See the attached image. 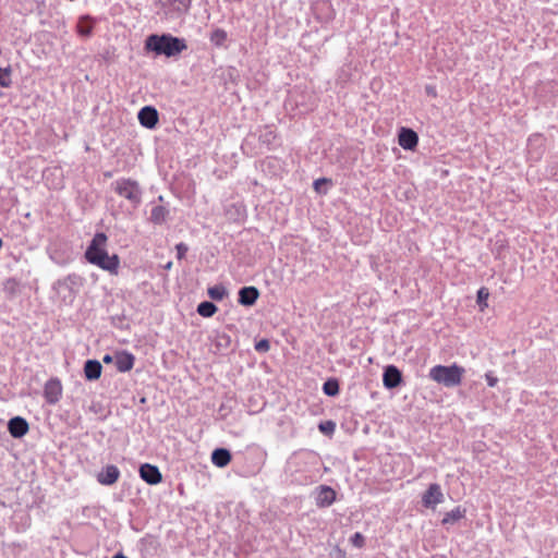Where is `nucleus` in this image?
Wrapping results in <instances>:
<instances>
[{
	"instance_id": "obj_1",
	"label": "nucleus",
	"mask_w": 558,
	"mask_h": 558,
	"mask_svg": "<svg viewBox=\"0 0 558 558\" xmlns=\"http://www.w3.org/2000/svg\"><path fill=\"white\" fill-rule=\"evenodd\" d=\"M145 49L155 52L157 56L171 58L186 50L187 45L185 39L172 36L171 34H153L146 38Z\"/></svg>"
},
{
	"instance_id": "obj_2",
	"label": "nucleus",
	"mask_w": 558,
	"mask_h": 558,
	"mask_svg": "<svg viewBox=\"0 0 558 558\" xmlns=\"http://www.w3.org/2000/svg\"><path fill=\"white\" fill-rule=\"evenodd\" d=\"M464 373L465 369L458 364L435 365L429 369L428 377L439 385L452 388L461 384Z\"/></svg>"
},
{
	"instance_id": "obj_3",
	"label": "nucleus",
	"mask_w": 558,
	"mask_h": 558,
	"mask_svg": "<svg viewBox=\"0 0 558 558\" xmlns=\"http://www.w3.org/2000/svg\"><path fill=\"white\" fill-rule=\"evenodd\" d=\"M111 189L124 198L132 209H136L141 205L143 190L137 181L130 178H120L111 183Z\"/></svg>"
},
{
	"instance_id": "obj_4",
	"label": "nucleus",
	"mask_w": 558,
	"mask_h": 558,
	"mask_svg": "<svg viewBox=\"0 0 558 558\" xmlns=\"http://www.w3.org/2000/svg\"><path fill=\"white\" fill-rule=\"evenodd\" d=\"M85 258L88 263L107 270L111 274H118L120 259L117 254H109L105 246H88L85 252Z\"/></svg>"
},
{
	"instance_id": "obj_5",
	"label": "nucleus",
	"mask_w": 558,
	"mask_h": 558,
	"mask_svg": "<svg viewBox=\"0 0 558 558\" xmlns=\"http://www.w3.org/2000/svg\"><path fill=\"white\" fill-rule=\"evenodd\" d=\"M289 102L293 104L299 110V113L303 114L314 109L316 106V97L310 92L301 90L300 86H295L290 92Z\"/></svg>"
},
{
	"instance_id": "obj_6",
	"label": "nucleus",
	"mask_w": 558,
	"mask_h": 558,
	"mask_svg": "<svg viewBox=\"0 0 558 558\" xmlns=\"http://www.w3.org/2000/svg\"><path fill=\"white\" fill-rule=\"evenodd\" d=\"M445 495L439 484H429L422 495V505L427 509H435L437 505L442 504Z\"/></svg>"
},
{
	"instance_id": "obj_7",
	"label": "nucleus",
	"mask_w": 558,
	"mask_h": 558,
	"mask_svg": "<svg viewBox=\"0 0 558 558\" xmlns=\"http://www.w3.org/2000/svg\"><path fill=\"white\" fill-rule=\"evenodd\" d=\"M156 3L166 14L174 12L180 15L187 12L192 0H156Z\"/></svg>"
},
{
	"instance_id": "obj_8",
	"label": "nucleus",
	"mask_w": 558,
	"mask_h": 558,
	"mask_svg": "<svg viewBox=\"0 0 558 558\" xmlns=\"http://www.w3.org/2000/svg\"><path fill=\"white\" fill-rule=\"evenodd\" d=\"M62 396V385L59 379H49L44 387V397L49 404H56Z\"/></svg>"
},
{
	"instance_id": "obj_9",
	"label": "nucleus",
	"mask_w": 558,
	"mask_h": 558,
	"mask_svg": "<svg viewBox=\"0 0 558 558\" xmlns=\"http://www.w3.org/2000/svg\"><path fill=\"white\" fill-rule=\"evenodd\" d=\"M399 145L405 150H414L418 144V135L409 128H401L398 135Z\"/></svg>"
},
{
	"instance_id": "obj_10",
	"label": "nucleus",
	"mask_w": 558,
	"mask_h": 558,
	"mask_svg": "<svg viewBox=\"0 0 558 558\" xmlns=\"http://www.w3.org/2000/svg\"><path fill=\"white\" fill-rule=\"evenodd\" d=\"M402 381V374L395 365H388L384 369L383 384L387 389L397 388Z\"/></svg>"
},
{
	"instance_id": "obj_11",
	"label": "nucleus",
	"mask_w": 558,
	"mask_h": 558,
	"mask_svg": "<svg viewBox=\"0 0 558 558\" xmlns=\"http://www.w3.org/2000/svg\"><path fill=\"white\" fill-rule=\"evenodd\" d=\"M137 118L141 125L147 129H154L159 119L157 109L151 106L143 107L137 114Z\"/></svg>"
},
{
	"instance_id": "obj_12",
	"label": "nucleus",
	"mask_w": 558,
	"mask_h": 558,
	"mask_svg": "<svg viewBox=\"0 0 558 558\" xmlns=\"http://www.w3.org/2000/svg\"><path fill=\"white\" fill-rule=\"evenodd\" d=\"M140 475L146 483L150 485H156L162 480L159 469L149 463H145L140 468Z\"/></svg>"
},
{
	"instance_id": "obj_13",
	"label": "nucleus",
	"mask_w": 558,
	"mask_h": 558,
	"mask_svg": "<svg viewBox=\"0 0 558 558\" xmlns=\"http://www.w3.org/2000/svg\"><path fill=\"white\" fill-rule=\"evenodd\" d=\"M8 429L12 437L20 438L27 434L29 426L25 418L16 416L9 421Z\"/></svg>"
},
{
	"instance_id": "obj_14",
	"label": "nucleus",
	"mask_w": 558,
	"mask_h": 558,
	"mask_svg": "<svg viewBox=\"0 0 558 558\" xmlns=\"http://www.w3.org/2000/svg\"><path fill=\"white\" fill-rule=\"evenodd\" d=\"M114 362L117 369L121 373H125L133 368L135 357L130 352L121 351L114 355Z\"/></svg>"
},
{
	"instance_id": "obj_15",
	"label": "nucleus",
	"mask_w": 558,
	"mask_h": 558,
	"mask_svg": "<svg viewBox=\"0 0 558 558\" xmlns=\"http://www.w3.org/2000/svg\"><path fill=\"white\" fill-rule=\"evenodd\" d=\"M336 499V492L329 486H320L316 494V504L319 507H328Z\"/></svg>"
},
{
	"instance_id": "obj_16",
	"label": "nucleus",
	"mask_w": 558,
	"mask_h": 558,
	"mask_svg": "<svg viewBox=\"0 0 558 558\" xmlns=\"http://www.w3.org/2000/svg\"><path fill=\"white\" fill-rule=\"evenodd\" d=\"M120 476V471L116 465H107L104 471H101L97 480L102 485H112L114 484Z\"/></svg>"
},
{
	"instance_id": "obj_17",
	"label": "nucleus",
	"mask_w": 558,
	"mask_h": 558,
	"mask_svg": "<svg viewBox=\"0 0 558 558\" xmlns=\"http://www.w3.org/2000/svg\"><path fill=\"white\" fill-rule=\"evenodd\" d=\"M226 216L232 221H243L246 216L245 207L242 203H232L226 206Z\"/></svg>"
},
{
	"instance_id": "obj_18",
	"label": "nucleus",
	"mask_w": 558,
	"mask_h": 558,
	"mask_svg": "<svg viewBox=\"0 0 558 558\" xmlns=\"http://www.w3.org/2000/svg\"><path fill=\"white\" fill-rule=\"evenodd\" d=\"M259 296V292L255 287H244L239 291V302L242 305H253Z\"/></svg>"
},
{
	"instance_id": "obj_19",
	"label": "nucleus",
	"mask_w": 558,
	"mask_h": 558,
	"mask_svg": "<svg viewBox=\"0 0 558 558\" xmlns=\"http://www.w3.org/2000/svg\"><path fill=\"white\" fill-rule=\"evenodd\" d=\"M466 510L461 506L453 508L452 510L445 513L441 524L445 526L453 525L465 517Z\"/></svg>"
},
{
	"instance_id": "obj_20",
	"label": "nucleus",
	"mask_w": 558,
	"mask_h": 558,
	"mask_svg": "<svg viewBox=\"0 0 558 558\" xmlns=\"http://www.w3.org/2000/svg\"><path fill=\"white\" fill-rule=\"evenodd\" d=\"M170 215L169 209L163 205H155L150 210L149 220L155 225H161L167 221Z\"/></svg>"
},
{
	"instance_id": "obj_21",
	"label": "nucleus",
	"mask_w": 558,
	"mask_h": 558,
	"mask_svg": "<svg viewBox=\"0 0 558 558\" xmlns=\"http://www.w3.org/2000/svg\"><path fill=\"white\" fill-rule=\"evenodd\" d=\"M231 461V453L225 448H218L211 453V462L218 468L227 466Z\"/></svg>"
},
{
	"instance_id": "obj_22",
	"label": "nucleus",
	"mask_w": 558,
	"mask_h": 558,
	"mask_svg": "<svg viewBox=\"0 0 558 558\" xmlns=\"http://www.w3.org/2000/svg\"><path fill=\"white\" fill-rule=\"evenodd\" d=\"M101 364L96 360H89L85 363L84 373L87 379L95 380L101 375Z\"/></svg>"
},
{
	"instance_id": "obj_23",
	"label": "nucleus",
	"mask_w": 558,
	"mask_h": 558,
	"mask_svg": "<svg viewBox=\"0 0 558 558\" xmlns=\"http://www.w3.org/2000/svg\"><path fill=\"white\" fill-rule=\"evenodd\" d=\"M2 290L8 298H13L20 290V282L14 278H9L3 282Z\"/></svg>"
},
{
	"instance_id": "obj_24",
	"label": "nucleus",
	"mask_w": 558,
	"mask_h": 558,
	"mask_svg": "<svg viewBox=\"0 0 558 558\" xmlns=\"http://www.w3.org/2000/svg\"><path fill=\"white\" fill-rule=\"evenodd\" d=\"M277 135L270 126H265L259 134V141L268 147L275 145Z\"/></svg>"
},
{
	"instance_id": "obj_25",
	"label": "nucleus",
	"mask_w": 558,
	"mask_h": 558,
	"mask_svg": "<svg viewBox=\"0 0 558 558\" xmlns=\"http://www.w3.org/2000/svg\"><path fill=\"white\" fill-rule=\"evenodd\" d=\"M77 32L81 36L88 37L93 32V24L88 16H83L80 19L77 24Z\"/></svg>"
},
{
	"instance_id": "obj_26",
	"label": "nucleus",
	"mask_w": 558,
	"mask_h": 558,
	"mask_svg": "<svg viewBox=\"0 0 558 558\" xmlns=\"http://www.w3.org/2000/svg\"><path fill=\"white\" fill-rule=\"evenodd\" d=\"M217 311V306L207 301L199 303L197 306V313L203 317H211Z\"/></svg>"
},
{
	"instance_id": "obj_27",
	"label": "nucleus",
	"mask_w": 558,
	"mask_h": 558,
	"mask_svg": "<svg viewBox=\"0 0 558 558\" xmlns=\"http://www.w3.org/2000/svg\"><path fill=\"white\" fill-rule=\"evenodd\" d=\"M207 294L211 300L221 301L225 296H227L228 292L226 288L221 284H217L214 287H209L207 290Z\"/></svg>"
},
{
	"instance_id": "obj_28",
	"label": "nucleus",
	"mask_w": 558,
	"mask_h": 558,
	"mask_svg": "<svg viewBox=\"0 0 558 558\" xmlns=\"http://www.w3.org/2000/svg\"><path fill=\"white\" fill-rule=\"evenodd\" d=\"M227 37H228V35L225 29L216 28L215 31L211 32L209 39L213 45L220 47V46H223V44L227 40Z\"/></svg>"
},
{
	"instance_id": "obj_29",
	"label": "nucleus",
	"mask_w": 558,
	"mask_h": 558,
	"mask_svg": "<svg viewBox=\"0 0 558 558\" xmlns=\"http://www.w3.org/2000/svg\"><path fill=\"white\" fill-rule=\"evenodd\" d=\"M11 74H12L11 66H7V68L0 66V86L1 87L9 88L12 85Z\"/></svg>"
},
{
	"instance_id": "obj_30",
	"label": "nucleus",
	"mask_w": 558,
	"mask_h": 558,
	"mask_svg": "<svg viewBox=\"0 0 558 558\" xmlns=\"http://www.w3.org/2000/svg\"><path fill=\"white\" fill-rule=\"evenodd\" d=\"M323 390L327 396H336L339 392V383L337 379H328L324 386Z\"/></svg>"
},
{
	"instance_id": "obj_31",
	"label": "nucleus",
	"mask_w": 558,
	"mask_h": 558,
	"mask_svg": "<svg viewBox=\"0 0 558 558\" xmlns=\"http://www.w3.org/2000/svg\"><path fill=\"white\" fill-rule=\"evenodd\" d=\"M488 296H489L488 289L485 287L480 288V290L477 291V295H476V303L478 304L481 310H484V307H487Z\"/></svg>"
},
{
	"instance_id": "obj_32",
	"label": "nucleus",
	"mask_w": 558,
	"mask_h": 558,
	"mask_svg": "<svg viewBox=\"0 0 558 558\" xmlns=\"http://www.w3.org/2000/svg\"><path fill=\"white\" fill-rule=\"evenodd\" d=\"M330 184V181L328 179L322 178L314 181V189L316 192L326 194L327 193V185Z\"/></svg>"
},
{
	"instance_id": "obj_33",
	"label": "nucleus",
	"mask_w": 558,
	"mask_h": 558,
	"mask_svg": "<svg viewBox=\"0 0 558 558\" xmlns=\"http://www.w3.org/2000/svg\"><path fill=\"white\" fill-rule=\"evenodd\" d=\"M335 423L331 421H326L319 424L318 428L324 434H331L335 430Z\"/></svg>"
},
{
	"instance_id": "obj_34",
	"label": "nucleus",
	"mask_w": 558,
	"mask_h": 558,
	"mask_svg": "<svg viewBox=\"0 0 558 558\" xmlns=\"http://www.w3.org/2000/svg\"><path fill=\"white\" fill-rule=\"evenodd\" d=\"M351 544L357 548H362L365 544V538L361 533H355L351 537Z\"/></svg>"
},
{
	"instance_id": "obj_35",
	"label": "nucleus",
	"mask_w": 558,
	"mask_h": 558,
	"mask_svg": "<svg viewBox=\"0 0 558 558\" xmlns=\"http://www.w3.org/2000/svg\"><path fill=\"white\" fill-rule=\"evenodd\" d=\"M270 349L269 341L266 339H262L255 344V350L258 352H267Z\"/></svg>"
},
{
	"instance_id": "obj_36",
	"label": "nucleus",
	"mask_w": 558,
	"mask_h": 558,
	"mask_svg": "<svg viewBox=\"0 0 558 558\" xmlns=\"http://www.w3.org/2000/svg\"><path fill=\"white\" fill-rule=\"evenodd\" d=\"M107 240V236L105 233L99 232L96 233L95 236L92 239L89 244H104V242Z\"/></svg>"
},
{
	"instance_id": "obj_37",
	"label": "nucleus",
	"mask_w": 558,
	"mask_h": 558,
	"mask_svg": "<svg viewBox=\"0 0 558 558\" xmlns=\"http://www.w3.org/2000/svg\"><path fill=\"white\" fill-rule=\"evenodd\" d=\"M485 378L489 387H495L498 383V378L492 372L486 373Z\"/></svg>"
},
{
	"instance_id": "obj_38",
	"label": "nucleus",
	"mask_w": 558,
	"mask_h": 558,
	"mask_svg": "<svg viewBox=\"0 0 558 558\" xmlns=\"http://www.w3.org/2000/svg\"><path fill=\"white\" fill-rule=\"evenodd\" d=\"M426 93L433 97H436V89L433 86H426Z\"/></svg>"
},
{
	"instance_id": "obj_39",
	"label": "nucleus",
	"mask_w": 558,
	"mask_h": 558,
	"mask_svg": "<svg viewBox=\"0 0 558 558\" xmlns=\"http://www.w3.org/2000/svg\"><path fill=\"white\" fill-rule=\"evenodd\" d=\"M175 247H177L179 257H181V255L186 251V246L178 245Z\"/></svg>"
},
{
	"instance_id": "obj_40",
	"label": "nucleus",
	"mask_w": 558,
	"mask_h": 558,
	"mask_svg": "<svg viewBox=\"0 0 558 558\" xmlns=\"http://www.w3.org/2000/svg\"><path fill=\"white\" fill-rule=\"evenodd\" d=\"M113 359L114 357H112L109 354H107V355L104 356L102 361H104V363L109 364V363H111L113 361Z\"/></svg>"
},
{
	"instance_id": "obj_41",
	"label": "nucleus",
	"mask_w": 558,
	"mask_h": 558,
	"mask_svg": "<svg viewBox=\"0 0 558 558\" xmlns=\"http://www.w3.org/2000/svg\"><path fill=\"white\" fill-rule=\"evenodd\" d=\"M112 558H128V557H125V556H124V555H122V554H117V555H114Z\"/></svg>"
},
{
	"instance_id": "obj_42",
	"label": "nucleus",
	"mask_w": 558,
	"mask_h": 558,
	"mask_svg": "<svg viewBox=\"0 0 558 558\" xmlns=\"http://www.w3.org/2000/svg\"><path fill=\"white\" fill-rule=\"evenodd\" d=\"M170 266H171V263H168V264L166 265V268H170Z\"/></svg>"
}]
</instances>
